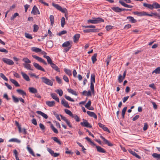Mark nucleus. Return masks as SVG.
I'll return each mask as SVG.
<instances>
[{
	"instance_id": "obj_26",
	"label": "nucleus",
	"mask_w": 160,
	"mask_h": 160,
	"mask_svg": "<svg viewBox=\"0 0 160 160\" xmlns=\"http://www.w3.org/2000/svg\"><path fill=\"white\" fill-rule=\"evenodd\" d=\"M31 50L34 52H40L41 51H42V50L38 48L33 47L31 48Z\"/></svg>"
},
{
	"instance_id": "obj_64",
	"label": "nucleus",
	"mask_w": 160,
	"mask_h": 160,
	"mask_svg": "<svg viewBox=\"0 0 160 160\" xmlns=\"http://www.w3.org/2000/svg\"><path fill=\"white\" fill-rule=\"evenodd\" d=\"M47 151L51 154L52 155L54 153V152L51 149L49 148H47Z\"/></svg>"
},
{
	"instance_id": "obj_45",
	"label": "nucleus",
	"mask_w": 160,
	"mask_h": 160,
	"mask_svg": "<svg viewBox=\"0 0 160 160\" xmlns=\"http://www.w3.org/2000/svg\"><path fill=\"white\" fill-rule=\"evenodd\" d=\"M52 139L55 142H57L58 144L61 145V142L56 137H52Z\"/></svg>"
},
{
	"instance_id": "obj_49",
	"label": "nucleus",
	"mask_w": 160,
	"mask_h": 160,
	"mask_svg": "<svg viewBox=\"0 0 160 160\" xmlns=\"http://www.w3.org/2000/svg\"><path fill=\"white\" fill-rule=\"evenodd\" d=\"M52 5L53 7L59 10L60 9H61V7L58 4L53 3L52 4Z\"/></svg>"
},
{
	"instance_id": "obj_10",
	"label": "nucleus",
	"mask_w": 160,
	"mask_h": 160,
	"mask_svg": "<svg viewBox=\"0 0 160 160\" xmlns=\"http://www.w3.org/2000/svg\"><path fill=\"white\" fill-rule=\"evenodd\" d=\"M99 30L98 29H89L83 30V32L85 33L95 32H99Z\"/></svg>"
},
{
	"instance_id": "obj_62",
	"label": "nucleus",
	"mask_w": 160,
	"mask_h": 160,
	"mask_svg": "<svg viewBox=\"0 0 160 160\" xmlns=\"http://www.w3.org/2000/svg\"><path fill=\"white\" fill-rule=\"evenodd\" d=\"M63 79L66 82H69L68 78L67 76L64 75L63 77Z\"/></svg>"
},
{
	"instance_id": "obj_42",
	"label": "nucleus",
	"mask_w": 160,
	"mask_h": 160,
	"mask_svg": "<svg viewBox=\"0 0 160 160\" xmlns=\"http://www.w3.org/2000/svg\"><path fill=\"white\" fill-rule=\"evenodd\" d=\"M70 42L69 41H66L65 42L62 44V47H68L70 46Z\"/></svg>"
},
{
	"instance_id": "obj_44",
	"label": "nucleus",
	"mask_w": 160,
	"mask_h": 160,
	"mask_svg": "<svg viewBox=\"0 0 160 160\" xmlns=\"http://www.w3.org/2000/svg\"><path fill=\"white\" fill-rule=\"evenodd\" d=\"M64 111H65V112L67 114H68L70 116H72V117L73 116V114L70 110H69L67 109H65L64 110Z\"/></svg>"
},
{
	"instance_id": "obj_3",
	"label": "nucleus",
	"mask_w": 160,
	"mask_h": 160,
	"mask_svg": "<svg viewBox=\"0 0 160 160\" xmlns=\"http://www.w3.org/2000/svg\"><path fill=\"white\" fill-rule=\"evenodd\" d=\"M42 82L46 84L52 86L53 84V82L47 78L46 77H42L41 78Z\"/></svg>"
},
{
	"instance_id": "obj_37",
	"label": "nucleus",
	"mask_w": 160,
	"mask_h": 160,
	"mask_svg": "<svg viewBox=\"0 0 160 160\" xmlns=\"http://www.w3.org/2000/svg\"><path fill=\"white\" fill-rule=\"evenodd\" d=\"M13 101L15 103H17L19 102V98L16 97L14 95L12 96Z\"/></svg>"
},
{
	"instance_id": "obj_1",
	"label": "nucleus",
	"mask_w": 160,
	"mask_h": 160,
	"mask_svg": "<svg viewBox=\"0 0 160 160\" xmlns=\"http://www.w3.org/2000/svg\"><path fill=\"white\" fill-rule=\"evenodd\" d=\"M104 22V19L101 18H92V19L88 20L87 21V23L88 24H97L102 22Z\"/></svg>"
},
{
	"instance_id": "obj_16",
	"label": "nucleus",
	"mask_w": 160,
	"mask_h": 160,
	"mask_svg": "<svg viewBox=\"0 0 160 160\" xmlns=\"http://www.w3.org/2000/svg\"><path fill=\"white\" fill-rule=\"evenodd\" d=\"M128 151L131 154H132L133 156H135L138 158H141L140 156L138 155L137 153H136L134 151H133L131 149L128 150Z\"/></svg>"
},
{
	"instance_id": "obj_50",
	"label": "nucleus",
	"mask_w": 160,
	"mask_h": 160,
	"mask_svg": "<svg viewBox=\"0 0 160 160\" xmlns=\"http://www.w3.org/2000/svg\"><path fill=\"white\" fill-rule=\"evenodd\" d=\"M64 97L66 99L69 101L72 102H74V99H72L70 97L66 95L64 96Z\"/></svg>"
},
{
	"instance_id": "obj_19",
	"label": "nucleus",
	"mask_w": 160,
	"mask_h": 160,
	"mask_svg": "<svg viewBox=\"0 0 160 160\" xmlns=\"http://www.w3.org/2000/svg\"><path fill=\"white\" fill-rule=\"evenodd\" d=\"M51 96L53 99H55L57 102H59V98L55 93H51Z\"/></svg>"
},
{
	"instance_id": "obj_2",
	"label": "nucleus",
	"mask_w": 160,
	"mask_h": 160,
	"mask_svg": "<svg viewBox=\"0 0 160 160\" xmlns=\"http://www.w3.org/2000/svg\"><path fill=\"white\" fill-rule=\"evenodd\" d=\"M133 13L135 15H137L138 16H148L150 17H152L153 15V14H152V13L151 14H149L147 13L146 12L142 11L141 12H133Z\"/></svg>"
},
{
	"instance_id": "obj_41",
	"label": "nucleus",
	"mask_w": 160,
	"mask_h": 160,
	"mask_svg": "<svg viewBox=\"0 0 160 160\" xmlns=\"http://www.w3.org/2000/svg\"><path fill=\"white\" fill-rule=\"evenodd\" d=\"M49 19L50 21L51 25L52 26L54 22L53 16L52 15H50L49 17Z\"/></svg>"
},
{
	"instance_id": "obj_33",
	"label": "nucleus",
	"mask_w": 160,
	"mask_h": 160,
	"mask_svg": "<svg viewBox=\"0 0 160 160\" xmlns=\"http://www.w3.org/2000/svg\"><path fill=\"white\" fill-rule=\"evenodd\" d=\"M80 37V35L79 34H77L75 35L73 37V40L74 42L78 41Z\"/></svg>"
},
{
	"instance_id": "obj_40",
	"label": "nucleus",
	"mask_w": 160,
	"mask_h": 160,
	"mask_svg": "<svg viewBox=\"0 0 160 160\" xmlns=\"http://www.w3.org/2000/svg\"><path fill=\"white\" fill-rule=\"evenodd\" d=\"M61 22V27L63 28L65 24V19L64 17H63L62 18Z\"/></svg>"
},
{
	"instance_id": "obj_29",
	"label": "nucleus",
	"mask_w": 160,
	"mask_h": 160,
	"mask_svg": "<svg viewBox=\"0 0 160 160\" xmlns=\"http://www.w3.org/2000/svg\"><path fill=\"white\" fill-rule=\"evenodd\" d=\"M143 6L146 7L151 10L153 9V7L152 6V4H148L146 3H144L143 4Z\"/></svg>"
},
{
	"instance_id": "obj_46",
	"label": "nucleus",
	"mask_w": 160,
	"mask_h": 160,
	"mask_svg": "<svg viewBox=\"0 0 160 160\" xmlns=\"http://www.w3.org/2000/svg\"><path fill=\"white\" fill-rule=\"evenodd\" d=\"M127 109V107H124L122 110V117L123 118H124V115Z\"/></svg>"
},
{
	"instance_id": "obj_4",
	"label": "nucleus",
	"mask_w": 160,
	"mask_h": 160,
	"mask_svg": "<svg viewBox=\"0 0 160 160\" xmlns=\"http://www.w3.org/2000/svg\"><path fill=\"white\" fill-rule=\"evenodd\" d=\"M2 61L5 63L9 65H12L14 64V62L12 60L6 58H3Z\"/></svg>"
},
{
	"instance_id": "obj_39",
	"label": "nucleus",
	"mask_w": 160,
	"mask_h": 160,
	"mask_svg": "<svg viewBox=\"0 0 160 160\" xmlns=\"http://www.w3.org/2000/svg\"><path fill=\"white\" fill-rule=\"evenodd\" d=\"M50 127L53 132L55 133H58V130L56 129L52 124H51Z\"/></svg>"
},
{
	"instance_id": "obj_47",
	"label": "nucleus",
	"mask_w": 160,
	"mask_h": 160,
	"mask_svg": "<svg viewBox=\"0 0 160 160\" xmlns=\"http://www.w3.org/2000/svg\"><path fill=\"white\" fill-rule=\"evenodd\" d=\"M55 92L59 94L60 96H62L63 94V92L61 89H57Z\"/></svg>"
},
{
	"instance_id": "obj_30",
	"label": "nucleus",
	"mask_w": 160,
	"mask_h": 160,
	"mask_svg": "<svg viewBox=\"0 0 160 160\" xmlns=\"http://www.w3.org/2000/svg\"><path fill=\"white\" fill-rule=\"evenodd\" d=\"M29 90L30 92L33 93H35L37 92V90L33 87L29 88Z\"/></svg>"
},
{
	"instance_id": "obj_57",
	"label": "nucleus",
	"mask_w": 160,
	"mask_h": 160,
	"mask_svg": "<svg viewBox=\"0 0 160 160\" xmlns=\"http://www.w3.org/2000/svg\"><path fill=\"white\" fill-rule=\"evenodd\" d=\"M19 15V14L17 12L15 13L12 16L11 18V20H13L17 16H18Z\"/></svg>"
},
{
	"instance_id": "obj_6",
	"label": "nucleus",
	"mask_w": 160,
	"mask_h": 160,
	"mask_svg": "<svg viewBox=\"0 0 160 160\" xmlns=\"http://www.w3.org/2000/svg\"><path fill=\"white\" fill-rule=\"evenodd\" d=\"M32 57L38 61L42 63L44 65H47V64L46 62L41 58L35 55H32Z\"/></svg>"
},
{
	"instance_id": "obj_20",
	"label": "nucleus",
	"mask_w": 160,
	"mask_h": 160,
	"mask_svg": "<svg viewBox=\"0 0 160 160\" xmlns=\"http://www.w3.org/2000/svg\"><path fill=\"white\" fill-rule=\"evenodd\" d=\"M51 66L52 68L54 69L56 71L60 72V71L59 68H58V66H56L55 64H54L53 62L51 64Z\"/></svg>"
},
{
	"instance_id": "obj_11",
	"label": "nucleus",
	"mask_w": 160,
	"mask_h": 160,
	"mask_svg": "<svg viewBox=\"0 0 160 160\" xmlns=\"http://www.w3.org/2000/svg\"><path fill=\"white\" fill-rule=\"evenodd\" d=\"M98 125L100 127L102 128L104 131H107L109 132H110L108 128L105 127L104 125L102 124L101 123L99 122L98 123Z\"/></svg>"
},
{
	"instance_id": "obj_12",
	"label": "nucleus",
	"mask_w": 160,
	"mask_h": 160,
	"mask_svg": "<svg viewBox=\"0 0 160 160\" xmlns=\"http://www.w3.org/2000/svg\"><path fill=\"white\" fill-rule=\"evenodd\" d=\"M21 74L23 78L27 81H29L30 79L29 76L25 73L23 72H22Z\"/></svg>"
},
{
	"instance_id": "obj_18",
	"label": "nucleus",
	"mask_w": 160,
	"mask_h": 160,
	"mask_svg": "<svg viewBox=\"0 0 160 160\" xmlns=\"http://www.w3.org/2000/svg\"><path fill=\"white\" fill-rule=\"evenodd\" d=\"M47 105L50 107H52L55 105V102L54 101H47L46 102Z\"/></svg>"
},
{
	"instance_id": "obj_15",
	"label": "nucleus",
	"mask_w": 160,
	"mask_h": 160,
	"mask_svg": "<svg viewBox=\"0 0 160 160\" xmlns=\"http://www.w3.org/2000/svg\"><path fill=\"white\" fill-rule=\"evenodd\" d=\"M96 148L97 149V151L101 153H105L106 152L105 150L103 148H102L101 147L99 146H96Z\"/></svg>"
},
{
	"instance_id": "obj_59",
	"label": "nucleus",
	"mask_w": 160,
	"mask_h": 160,
	"mask_svg": "<svg viewBox=\"0 0 160 160\" xmlns=\"http://www.w3.org/2000/svg\"><path fill=\"white\" fill-rule=\"evenodd\" d=\"M91 101L90 100H89L86 105H85V107L87 108H89L91 105Z\"/></svg>"
},
{
	"instance_id": "obj_60",
	"label": "nucleus",
	"mask_w": 160,
	"mask_h": 160,
	"mask_svg": "<svg viewBox=\"0 0 160 160\" xmlns=\"http://www.w3.org/2000/svg\"><path fill=\"white\" fill-rule=\"evenodd\" d=\"M39 125L40 128L43 131L45 129V127L42 123H40Z\"/></svg>"
},
{
	"instance_id": "obj_9",
	"label": "nucleus",
	"mask_w": 160,
	"mask_h": 160,
	"mask_svg": "<svg viewBox=\"0 0 160 160\" xmlns=\"http://www.w3.org/2000/svg\"><path fill=\"white\" fill-rule=\"evenodd\" d=\"M33 65L37 69L43 72H45V69L41 66L39 65L38 63L36 62H34L33 63Z\"/></svg>"
},
{
	"instance_id": "obj_23",
	"label": "nucleus",
	"mask_w": 160,
	"mask_h": 160,
	"mask_svg": "<svg viewBox=\"0 0 160 160\" xmlns=\"http://www.w3.org/2000/svg\"><path fill=\"white\" fill-rule=\"evenodd\" d=\"M16 91L17 92L19 93V94L22 95L23 97L24 96H26V93L23 90L20 89H17L16 90Z\"/></svg>"
},
{
	"instance_id": "obj_35",
	"label": "nucleus",
	"mask_w": 160,
	"mask_h": 160,
	"mask_svg": "<svg viewBox=\"0 0 160 160\" xmlns=\"http://www.w3.org/2000/svg\"><path fill=\"white\" fill-rule=\"evenodd\" d=\"M97 56V53H95L93 56L92 57L91 59L92 61V62L93 63H94L95 62L97 61V59L96 58Z\"/></svg>"
},
{
	"instance_id": "obj_34",
	"label": "nucleus",
	"mask_w": 160,
	"mask_h": 160,
	"mask_svg": "<svg viewBox=\"0 0 160 160\" xmlns=\"http://www.w3.org/2000/svg\"><path fill=\"white\" fill-rule=\"evenodd\" d=\"M152 156L153 158H157V160H160V154L153 153L152 154Z\"/></svg>"
},
{
	"instance_id": "obj_17",
	"label": "nucleus",
	"mask_w": 160,
	"mask_h": 160,
	"mask_svg": "<svg viewBox=\"0 0 160 160\" xmlns=\"http://www.w3.org/2000/svg\"><path fill=\"white\" fill-rule=\"evenodd\" d=\"M36 113L40 115H41L43 117L45 118L46 119H47L48 118V115L44 113V112L39 111H38L36 112Z\"/></svg>"
},
{
	"instance_id": "obj_52",
	"label": "nucleus",
	"mask_w": 160,
	"mask_h": 160,
	"mask_svg": "<svg viewBox=\"0 0 160 160\" xmlns=\"http://www.w3.org/2000/svg\"><path fill=\"white\" fill-rule=\"evenodd\" d=\"M25 37L27 38L31 39L32 38V37L31 35L29 33H25Z\"/></svg>"
},
{
	"instance_id": "obj_58",
	"label": "nucleus",
	"mask_w": 160,
	"mask_h": 160,
	"mask_svg": "<svg viewBox=\"0 0 160 160\" xmlns=\"http://www.w3.org/2000/svg\"><path fill=\"white\" fill-rule=\"evenodd\" d=\"M23 61L26 63H30L31 62V61L28 58H24L23 59Z\"/></svg>"
},
{
	"instance_id": "obj_13",
	"label": "nucleus",
	"mask_w": 160,
	"mask_h": 160,
	"mask_svg": "<svg viewBox=\"0 0 160 160\" xmlns=\"http://www.w3.org/2000/svg\"><path fill=\"white\" fill-rule=\"evenodd\" d=\"M61 103L64 107L69 108L70 106L68 105V102L66 101L64 99L62 100Z\"/></svg>"
},
{
	"instance_id": "obj_28",
	"label": "nucleus",
	"mask_w": 160,
	"mask_h": 160,
	"mask_svg": "<svg viewBox=\"0 0 160 160\" xmlns=\"http://www.w3.org/2000/svg\"><path fill=\"white\" fill-rule=\"evenodd\" d=\"M43 57L47 59V62L48 64H51L52 63V59L49 56L44 55Z\"/></svg>"
},
{
	"instance_id": "obj_14",
	"label": "nucleus",
	"mask_w": 160,
	"mask_h": 160,
	"mask_svg": "<svg viewBox=\"0 0 160 160\" xmlns=\"http://www.w3.org/2000/svg\"><path fill=\"white\" fill-rule=\"evenodd\" d=\"M87 113L90 116L92 117L95 119H97V116L94 112L88 111L87 112Z\"/></svg>"
},
{
	"instance_id": "obj_27",
	"label": "nucleus",
	"mask_w": 160,
	"mask_h": 160,
	"mask_svg": "<svg viewBox=\"0 0 160 160\" xmlns=\"http://www.w3.org/2000/svg\"><path fill=\"white\" fill-rule=\"evenodd\" d=\"M153 7V9L155 8V9H158L160 8V4H159L157 2H154L152 4Z\"/></svg>"
},
{
	"instance_id": "obj_31",
	"label": "nucleus",
	"mask_w": 160,
	"mask_h": 160,
	"mask_svg": "<svg viewBox=\"0 0 160 160\" xmlns=\"http://www.w3.org/2000/svg\"><path fill=\"white\" fill-rule=\"evenodd\" d=\"M27 148L28 152L30 154L33 156H35V154L32 150V149L29 147V145H28Z\"/></svg>"
},
{
	"instance_id": "obj_8",
	"label": "nucleus",
	"mask_w": 160,
	"mask_h": 160,
	"mask_svg": "<svg viewBox=\"0 0 160 160\" xmlns=\"http://www.w3.org/2000/svg\"><path fill=\"white\" fill-rule=\"evenodd\" d=\"M100 138L102 139L105 144L108 145V146L112 147V146L113 144L111 143L109 141L105 139V138L102 136H100Z\"/></svg>"
},
{
	"instance_id": "obj_56",
	"label": "nucleus",
	"mask_w": 160,
	"mask_h": 160,
	"mask_svg": "<svg viewBox=\"0 0 160 160\" xmlns=\"http://www.w3.org/2000/svg\"><path fill=\"white\" fill-rule=\"evenodd\" d=\"M124 79V78H123V77L121 74H120L119 75L118 79L119 81V82H122Z\"/></svg>"
},
{
	"instance_id": "obj_43",
	"label": "nucleus",
	"mask_w": 160,
	"mask_h": 160,
	"mask_svg": "<svg viewBox=\"0 0 160 160\" xmlns=\"http://www.w3.org/2000/svg\"><path fill=\"white\" fill-rule=\"evenodd\" d=\"M155 73L156 74H160V67H158L157 68L154 70L152 72V73Z\"/></svg>"
},
{
	"instance_id": "obj_32",
	"label": "nucleus",
	"mask_w": 160,
	"mask_h": 160,
	"mask_svg": "<svg viewBox=\"0 0 160 160\" xmlns=\"http://www.w3.org/2000/svg\"><path fill=\"white\" fill-rule=\"evenodd\" d=\"M9 142H17L18 143H20L21 142V141L16 138H11L9 140Z\"/></svg>"
},
{
	"instance_id": "obj_51",
	"label": "nucleus",
	"mask_w": 160,
	"mask_h": 160,
	"mask_svg": "<svg viewBox=\"0 0 160 160\" xmlns=\"http://www.w3.org/2000/svg\"><path fill=\"white\" fill-rule=\"evenodd\" d=\"M64 71L65 73L68 75L70 76L72 75L71 71L70 70L67 69L66 68H64Z\"/></svg>"
},
{
	"instance_id": "obj_22",
	"label": "nucleus",
	"mask_w": 160,
	"mask_h": 160,
	"mask_svg": "<svg viewBox=\"0 0 160 160\" xmlns=\"http://www.w3.org/2000/svg\"><path fill=\"white\" fill-rule=\"evenodd\" d=\"M127 19H129L130 22L132 23H134L136 22L137 20L135 19L133 17L131 16H128L127 17Z\"/></svg>"
},
{
	"instance_id": "obj_63",
	"label": "nucleus",
	"mask_w": 160,
	"mask_h": 160,
	"mask_svg": "<svg viewBox=\"0 0 160 160\" xmlns=\"http://www.w3.org/2000/svg\"><path fill=\"white\" fill-rule=\"evenodd\" d=\"M32 122L35 125H37L36 119L35 118H33L32 119Z\"/></svg>"
},
{
	"instance_id": "obj_21",
	"label": "nucleus",
	"mask_w": 160,
	"mask_h": 160,
	"mask_svg": "<svg viewBox=\"0 0 160 160\" xmlns=\"http://www.w3.org/2000/svg\"><path fill=\"white\" fill-rule=\"evenodd\" d=\"M119 2L122 5L124 6L125 7L128 8H132L133 6L131 5H128V4H126L124 2L121 1H119Z\"/></svg>"
},
{
	"instance_id": "obj_5",
	"label": "nucleus",
	"mask_w": 160,
	"mask_h": 160,
	"mask_svg": "<svg viewBox=\"0 0 160 160\" xmlns=\"http://www.w3.org/2000/svg\"><path fill=\"white\" fill-rule=\"evenodd\" d=\"M83 122H80V124L82 126L89 128L92 127L91 125L86 120L83 119Z\"/></svg>"
},
{
	"instance_id": "obj_53",
	"label": "nucleus",
	"mask_w": 160,
	"mask_h": 160,
	"mask_svg": "<svg viewBox=\"0 0 160 160\" xmlns=\"http://www.w3.org/2000/svg\"><path fill=\"white\" fill-rule=\"evenodd\" d=\"M0 76L4 80L6 81H8V78L6 77L3 73H0Z\"/></svg>"
},
{
	"instance_id": "obj_24",
	"label": "nucleus",
	"mask_w": 160,
	"mask_h": 160,
	"mask_svg": "<svg viewBox=\"0 0 160 160\" xmlns=\"http://www.w3.org/2000/svg\"><path fill=\"white\" fill-rule=\"evenodd\" d=\"M29 63H23V65L24 66V68H25L26 69L28 70H32L33 69H32L30 64Z\"/></svg>"
},
{
	"instance_id": "obj_38",
	"label": "nucleus",
	"mask_w": 160,
	"mask_h": 160,
	"mask_svg": "<svg viewBox=\"0 0 160 160\" xmlns=\"http://www.w3.org/2000/svg\"><path fill=\"white\" fill-rule=\"evenodd\" d=\"M112 9L116 12H121V8L118 7H113Z\"/></svg>"
},
{
	"instance_id": "obj_36",
	"label": "nucleus",
	"mask_w": 160,
	"mask_h": 160,
	"mask_svg": "<svg viewBox=\"0 0 160 160\" xmlns=\"http://www.w3.org/2000/svg\"><path fill=\"white\" fill-rule=\"evenodd\" d=\"M68 91L69 93H71L72 94L76 96H77V94L76 92L74 91L73 89H72L70 88L68 89Z\"/></svg>"
},
{
	"instance_id": "obj_61",
	"label": "nucleus",
	"mask_w": 160,
	"mask_h": 160,
	"mask_svg": "<svg viewBox=\"0 0 160 160\" xmlns=\"http://www.w3.org/2000/svg\"><path fill=\"white\" fill-rule=\"evenodd\" d=\"M56 79L58 83L59 84L61 83L62 80L59 77H58V76H56Z\"/></svg>"
},
{
	"instance_id": "obj_55",
	"label": "nucleus",
	"mask_w": 160,
	"mask_h": 160,
	"mask_svg": "<svg viewBox=\"0 0 160 160\" xmlns=\"http://www.w3.org/2000/svg\"><path fill=\"white\" fill-rule=\"evenodd\" d=\"M38 28H39V27H38V25H36V24L34 25L33 31L34 32H37L38 31Z\"/></svg>"
},
{
	"instance_id": "obj_7",
	"label": "nucleus",
	"mask_w": 160,
	"mask_h": 160,
	"mask_svg": "<svg viewBox=\"0 0 160 160\" xmlns=\"http://www.w3.org/2000/svg\"><path fill=\"white\" fill-rule=\"evenodd\" d=\"M31 13L34 15H36L37 14H40V12L36 6H34L32 8V10L31 12Z\"/></svg>"
},
{
	"instance_id": "obj_54",
	"label": "nucleus",
	"mask_w": 160,
	"mask_h": 160,
	"mask_svg": "<svg viewBox=\"0 0 160 160\" xmlns=\"http://www.w3.org/2000/svg\"><path fill=\"white\" fill-rule=\"evenodd\" d=\"M90 88L91 90V91L94 94V84L92 83V82H91L90 83Z\"/></svg>"
},
{
	"instance_id": "obj_48",
	"label": "nucleus",
	"mask_w": 160,
	"mask_h": 160,
	"mask_svg": "<svg viewBox=\"0 0 160 160\" xmlns=\"http://www.w3.org/2000/svg\"><path fill=\"white\" fill-rule=\"evenodd\" d=\"M95 77L94 74H92L91 75V82L93 83L95 82Z\"/></svg>"
},
{
	"instance_id": "obj_25",
	"label": "nucleus",
	"mask_w": 160,
	"mask_h": 160,
	"mask_svg": "<svg viewBox=\"0 0 160 160\" xmlns=\"http://www.w3.org/2000/svg\"><path fill=\"white\" fill-rule=\"evenodd\" d=\"M10 80L13 84L16 87H18L20 86V85L18 82L15 80L10 78Z\"/></svg>"
}]
</instances>
